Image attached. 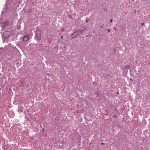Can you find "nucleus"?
Listing matches in <instances>:
<instances>
[{
  "instance_id": "nucleus-1",
  "label": "nucleus",
  "mask_w": 150,
  "mask_h": 150,
  "mask_svg": "<svg viewBox=\"0 0 150 150\" xmlns=\"http://www.w3.org/2000/svg\"><path fill=\"white\" fill-rule=\"evenodd\" d=\"M30 39V37L28 35L25 36L23 38V41L26 42L28 41Z\"/></svg>"
},
{
  "instance_id": "nucleus-2",
  "label": "nucleus",
  "mask_w": 150,
  "mask_h": 150,
  "mask_svg": "<svg viewBox=\"0 0 150 150\" xmlns=\"http://www.w3.org/2000/svg\"><path fill=\"white\" fill-rule=\"evenodd\" d=\"M9 33V32L8 31H6L4 32V35L5 36V38H7L9 36V34L8 33Z\"/></svg>"
},
{
  "instance_id": "nucleus-3",
  "label": "nucleus",
  "mask_w": 150,
  "mask_h": 150,
  "mask_svg": "<svg viewBox=\"0 0 150 150\" xmlns=\"http://www.w3.org/2000/svg\"><path fill=\"white\" fill-rule=\"evenodd\" d=\"M112 19L110 20V22H111V23H112Z\"/></svg>"
},
{
  "instance_id": "nucleus-4",
  "label": "nucleus",
  "mask_w": 150,
  "mask_h": 150,
  "mask_svg": "<svg viewBox=\"0 0 150 150\" xmlns=\"http://www.w3.org/2000/svg\"><path fill=\"white\" fill-rule=\"evenodd\" d=\"M108 32H110V30H109V29H108Z\"/></svg>"
},
{
  "instance_id": "nucleus-5",
  "label": "nucleus",
  "mask_w": 150,
  "mask_h": 150,
  "mask_svg": "<svg viewBox=\"0 0 150 150\" xmlns=\"http://www.w3.org/2000/svg\"><path fill=\"white\" fill-rule=\"evenodd\" d=\"M88 21V20H86V23H87Z\"/></svg>"
},
{
  "instance_id": "nucleus-6",
  "label": "nucleus",
  "mask_w": 150,
  "mask_h": 150,
  "mask_svg": "<svg viewBox=\"0 0 150 150\" xmlns=\"http://www.w3.org/2000/svg\"><path fill=\"white\" fill-rule=\"evenodd\" d=\"M101 144L102 145H103L104 144V143L103 142H102V143H101Z\"/></svg>"
},
{
  "instance_id": "nucleus-7",
  "label": "nucleus",
  "mask_w": 150,
  "mask_h": 150,
  "mask_svg": "<svg viewBox=\"0 0 150 150\" xmlns=\"http://www.w3.org/2000/svg\"><path fill=\"white\" fill-rule=\"evenodd\" d=\"M47 75L48 76H50V75H49V73H47Z\"/></svg>"
},
{
  "instance_id": "nucleus-8",
  "label": "nucleus",
  "mask_w": 150,
  "mask_h": 150,
  "mask_svg": "<svg viewBox=\"0 0 150 150\" xmlns=\"http://www.w3.org/2000/svg\"><path fill=\"white\" fill-rule=\"evenodd\" d=\"M144 25V23H142V25Z\"/></svg>"
},
{
  "instance_id": "nucleus-9",
  "label": "nucleus",
  "mask_w": 150,
  "mask_h": 150,
  "mask_svg": "<svg viewBox=\"0 0 150 150\" xmlns=\"http://www.w3.org/2000/svg\"><path fill=\"white\" fill-rule=\"evenodd\" d=\"M61 38H63V36H61Z\"/></svg>"
},
{
  "instance_id": "nucleus-10",
  "label": "nucleus",
  "mask_w": 150,
  "mask_h": 150,
  "mask_svg": "<svg viewBox=\"0 0 150 150\" xmlns=\"http://www.w3.org/2000/svg\"><path fill=\"white\" fill-rule=\"evenodd\" d=\"M13 117V115L12 116H11V117L12 118Z\"/></svg>"
},
{
  "instance_id": "nucleus-11",
  "label": "nucleus",
  "mask_w": 150,
  "mask_h": 150,
  "mask_svg": "<svg viewBox=\"0 0 150 150\" xmlns=\"http://www.w3.org/2000/svg\"><path fill=\"white\" fill-rule=\"evenodd\" d=\"M42 130L43 131L44 130V129H42Z\"/></svg>"
}]
</instances>
